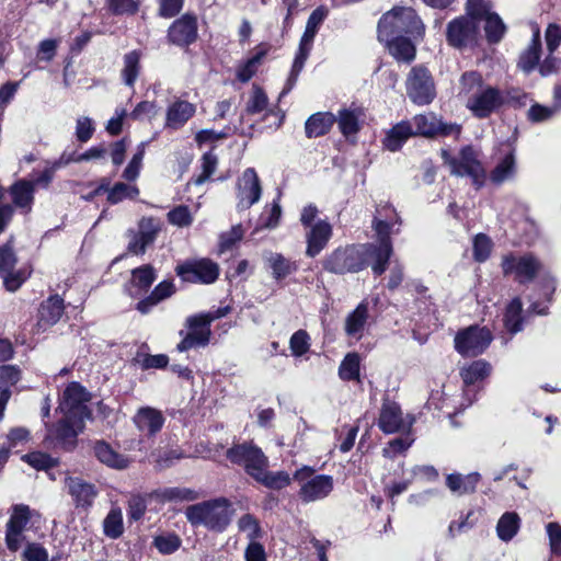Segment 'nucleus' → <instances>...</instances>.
Segmentation results:
<instances>
[{
	"mask_svg": "<svg viewBox=\"0 0 561 561\" xmlns=\"http://www.w3.org/2000/svg\"><path fill=\"white\" fill-rule=\"evenodd\" d=\"M103 533L111 539H117L124 534L123 513L119 507H112L104 518Z\"/></svg>",
	"mask_w": 561,
	"mask_h": 561,
	"instance_id": "nucleus-45",
	"label": "nucleus"
},
{
	"mask_svg": "<svg viewBox=\"0 0 561 561\" xmlns=\"http://www.w3.org/2000/svg\"><path fill=\"white\" fill-rule=\"evenodd\" d=\"M156 278L157 273L151 265L134 268L129 282L125 285V291L131 298H139L148 293Z\"/></svg>",
	"mask_w": 561,
	"mask_h": 561,
	"instance_id": "nucleus-22",
	"label": "nucleus"
},
{
	"mask_svg": "<svg viewBox=\"0 0 561 561\" xmlns=\"http://www.w3.org/2000/svg\"><path fill=\"white\" fill-rule=\"evenodd\" d=\"M256 481L268 489H284L290 484L291 477L286 471H268L267 468L262 470Z\"/></svg>",
	"mask_w": 561,
	"mask_h": 561,
	"instance_id": "nucleus-47",
	"label": "nucleus"
},
{
	"mask_svg": "<svg viewBox=\"0 0 561 561\" xmlns=\"http://www.w3.org/2000/svg\"><path fill=\"white\" fill-rule=\"evenodd\" d=\"M369 243L336 248L323 261V268L332 274L358 273L366 268L369 260Z\"/></svg>",
	"mask_w": 561,
	"mask_h": 561,
	"instance_id": "nucleus-3",
	"label": "nucleus"
},
{
	"mask_svg": "<svg viewBox=\"0 0 561 561\" xmlns=\"http://www.w3.org/2000/svg\"><path fill=\"white\" fill-rule=\"evenodd\" d=\"M34 192V184L30 181H19L10 188L14 205L24 213H28L32 208Z\"/></svg>",
	"mask_w": 561,
	"mask_h": 561,
	"instance_id": "nucleus-38",
	"label": "nucleus"
},
{
	"mask_svg": "<svg viewBox=\"0 0 561 561\" xmlns=\"http://www.w3.org/2000/svg\"><path fill=\"white\" fill-rule=\"evenodd\" d=\"M168 220L176 227H188L193 222V215L187 206L180 205L168 213Z\"/></svg>",
	"mask_w": 561,
	"mask_h": 561,
	"instance_id": "nucleus-60",
	"label": "nucleus"
},
{
	"mask_svg": "<svg viewBox=\"0 0 561 561\" xmlns=\"http://www.w3.org/2000/svg\"><path fill=\"white\" fill-rule=\"evenodd\" d=\"M482 76L476 71L465 72L460 78V92L459 94L473 96L480 89L484 88Z\"/></svg>",
	"mask_w": 561,
	"mask_h": 561,
	"instance_id": "nucleus-53",
	"label": "nucleus"
},
{
	"mask_svg": "<svg viewBox=\"0 0 561 561\" xmlns=\"http://www.w3.org/2000/svg\"><path fill=\"white\" fill-rule=\"evenodd\" d=\"M16 255L10 242L0 248V274L4 286L10 291H15L30 276L27 267L15 270Z\"/></svg>",
	"mask_w": 561,
	"mask_h": 561,
	"instance_id": "nucleus-17",
	"label": "nucleus"
},
{
	"mask_svg": "<svg viewBox=\"0 0 561 561\" xmlns=\"http://www.w3.org/2000/svg\"><path fill=\"white\" fill-rule=\"evenodd\" d=\"M466 106L478 118H485L503 107L502 90L485 85L467 100Z\"/></svg>",
	"mask_w": 561,
	"mask_h": 561,
	"instance_id": "nucleus-18",
	"label": "nucleus"
},
{
	"mask_svg": "<svg viewBox=\"0 0 561 561\" xmlns=\"http://www.w3.org/2000/svg\"><path fill=\"white\" fill-rule=\"evenodd\" d=\"M480 24L472 18L459 16L447 24V43L458 49H462L477 44L479 38Z\"/></svg>",
	"mask_w": 561,
	"mask_h": 561,
	"instance_id": "nucleus-13",
	"label": "nucleus"
},
{
	"mask_svg": "<svg viewBox=\"0 0 561 561\" xmlns=\"http://www.w3.org/2000/svg\"><path fill=\"white\" fill-rule=\"evenodd\" d=\"M83 428L84 421L62 415V417L54 424L46 423L44 443L48 447H59L65 450H71L77 445V437Z\"/></svg>",
	"mask_w": 561,
	"mask_h": 561,
	"instance_id": "nucleus-6",
	"label": "nucleus"
},
{
	"mask_svg": "<svg viewBox=\"0 0 561 561\" xmlns=\"http://www.w3.org/2000/svg\"><path fill=\"white\" fill-rule=\"evenodd\" d=\"M409 122L413 126L414 135L434 137L436 135L458 136L460 134L459 125L444 123L432 112L415 115L412 121Z\"/></svg>",
	"mask_w": 561,
	"mask_h": 561,
	"instance_id": "nucleus-19",
	"label": "nucleus"
},
{
	"mask_svg": "<svg viewBox=\"0 0 561 561\" xmlns=\"http://www.w3.org/2000/svg\"><path fill=\"white\" fill-rule=\"evenodd\" d=\"M94 455L102 463L114 469H125L129 465L127 457L117 453L111 445L103 440L95 443Z\"/></svg>",
	"mask_w": 561,
	"mask_h": 561,
	"instance_id": "nucleus-37",
	"label": "nucleus"
},
{
	"mask_svg": "<svg viewBox=\"0 0 561 561\" xmlns=\"http://www.w3.org/2000/svg\"><path fill=\"white\" fill-rule=\"evenodd\" d=\"M88 401L87 390L80 383L71 382L64 390L58 409L67 417L85 421L91 417Z\"/></svg>",
	"mask_w": 561,
	"mask_h": 561,
	"instance_id": "nucleus-14",
	"label": "nucleus"
},
{
	"mask_svg": "<svg viewBox=\"0 0 561 561\" xmlns=\"http://www.w3.org/2000/svg\"><path fill=\"white\" fill-rule=\"evenodd\" d=\"M233 515L234 508L225 497L190 505L185 510V516L192 525H203L216 533L225 531Z\"/></svg>",
	"mask_w": 561,
	"mask_h": 561,
	"instance_id": "nucleus-1",
	"label": "nucleus"
},
{
	"mask_svg": "<svg viewBox=\"0 0 561 561\" xmlns=\"http://www.w3.org/2000/svg\"><path fill=\"white\" fill-rule=\"evenodd\" d=\"M479 480L480 474L478 472H472L467 476L450 473L446 478V485L450 491H459L460 489L463 491H469L470 489H474L477 486Z\"/></svg>",
	"mask_w": 561,
	"mask_h": 561,
	"instance_id": "nucleus-50",
	"label": "nucleus"
},
{
	"mask_svg": "<svg viewBox=\"0 0 561 561\" xmlns=\"http://www.w3.org/2000/svg\"><path fill=\"white\" fill-rule=\"evenodd\" d=\"M413 423V419L408 421L403 417L400 405L389 399H383L379 417L378 427L385 434H393L409 428Z\"/></svg>",
	"mask_w": 561,
	"mask_h": 561,
	"instance_id": "nucleus-20",
	"label": "nucleus"
},
{
	"mask_svg": "<svg viewBox=\"0 0 561 561\" xmlns=\"http://www.w3.org/2000/svg\"><path fill=\"white\" fill-rule=\"evenodd\" d=\"M424 24L412 8H394L385 13L378 23L379 41H389V37L408 35L412 38H422Z\"/></svg>",
	"mask_w": 561,
	"mask_h": 561,
	"instance_id": "nucleus-2",
	"label": "nucleus"
},
{
	"mask_svg": "<svg viewBox=\"0 0 561 561\" xmlns=\"http://www.w3.org/2000/svg\"><path fill=\"white\" fill-rule=\"evenodd\" d=\"M64 313V300L59 296H51L42 302L38 309L37 325L46 330L59 321Z\"/></svg>",
	"mask_w": 561,
	"mask_h": 561,
	"instance_id": "nucleus-31",
	"label": "nucleus"
},
{
	"mask_svg": "<svg viewBox=\"0 0 561 561\" xmlns=\"http://www.w3.org/2000/svg\"><path fill=\"white\" fill-rule=\"evenodd\" d=\"M268 46L266 44L259 45L255 48L254 55L238 66L237 79L242 83L250 81L256 73L257 68L261 65L263 58L266 56Z\"/></svg>",
	"mask_w": 561,
	"mask_h": 561,
	"instance_id": "nucleus-39",
	"label": "nucleus"
},
{
	"mask_svg": "<svg viewBox=\"0 0 561 561\" xmlns=\"http://www.w3.org/2000/svg\"><path fill=\"white\" fill-rule=\"evenodd\" d=\"M226 455L232 463L242 466L247 473L255 480L264 468H268V458L260 447L252 443L233 445Z\"/></svg>",
	"mask_w": 561,
	"mask_h": 561,
	"instance_id": "nucleus-8",
	"label": "nucleus"
},
{
	"mask_svg": "<svg viewBox=\"0 0 561 561\" xmlns=\"http://www.w3.org/2000/svg\"><path fill=\"white\" fill-rule=\"evenodd\" d=\"M503 106L523 107L529 102L526 92L518 88H510L502 90Z\"/></svg>",
	"mask_w": 561,
	"mask_h": 561,
	"instance_id": "nucleus-56",
	"label": "nucleus"
},
{
	"mask_svg": "<svg viewBox=\"0 0 561 561\" xmlns=\"http://www.w3.org/2000/svg\"><path fill=\"white\" fill-rule=\"evenodd\" d=\"M368 320V305L360 302L345 319L344 330L348 337L359 341L365 332Z\"/></svg>",
	"mask_w": 561,
	"mask_h": 561,
	"instance_id": "nucleus-29",
	"label": "nucleus"
},
{
	"mask_svg": "<svg viewBox=\"0 0 561 561\" xmlns=\"http://www.w3.org/2000/svg\"><path fill=\"white\" fill-rule=\"evenodd\" d=\"M160 230V224L153 218H142L139 222L140 239H144L148 244L153 243Z\"/></svg>",
	"mask_w": 561,
	"mask_h": 561,
	"instance_id": "nucleus-61",
	"label": "nucleus"
},
{
	"mask_svg": "<svg viewBox=\"0 0 561 561\" xmlns=\"http://www.w3.org/2000/svg\"><path fill=\"white\" fill-rule=\"evenodd\" d=\"M537 277L539 278L538 286L542 291V296L547 301H550L557 288V280L554 276L550 273V271L542 266V270Z\"/></svg>",
	"mask_w": 561,
	"mask_h": 561,
	"instance_id": "nucleus-63",
	"label": "nucleus"
},
{
	"mask_svg": "<svg viewBox=\"0 0 561 561\" xmlns=\"http://www.w3.org/2000/svg\"><path fill=\"white\" fill-rule=\"evenodd\" d=\"M516 174V159L513 150L504 154L490 172V180L495 185H501L514 179Z\"/></svg>",
	"mask_w": 561,
	"mask_h": 561,
	"instance_id": "nucleus-36",
	"label": "nucleus"
},
{
	"mask_svg": "<svg viewBox=\"0 0 561 561\" xmlns=\"http://www.w3.org/2000/svg\"><path fill=\"white\" fill-rule=\"evenodd\" d=\"M310 346V335L305 330L296 331L289 339V348L291 355L295 357L306 355L309 352Z\"/></svg>",
	"mask_w": 561,
	"mask_h": 561,
	"instance_id": "nucleus-55",
	"label": "nucleus"
},
{
	"mask_svg": "<svg viewBox=\"0 0 561 561\" xmlns=\"http://www.w3.org/2000/svg\"><path fill=\"white\" fill-rule=\"evenodd\" d=\"M440 156L444 163L449 167L451 174L470 176L477 188L483 185L485 171L478 158V152L472 147H463L458 157H453L447 149H442Z\"/></svg>",
	"mask_w": 561,
	"mask_h": 561,
	"instance_id": "nucleus-5",
	"label": "nucleus"
},
{
	"mask_svg": "<svg viewBox=\"0 0 561 561\" xmlns=\"http://www.w3.org/2000/svg\"><path fill=\"white\" fill-rule=\"evenodd\" d=\"M175 272L183 282L211 284L219 276V266L209 259L188 260L179 264Z\"/></svg>",
	"mask_w": 561,
	"mask_h": 561,
	"instance_id": "nucleus-15",
	"label": "nucleus"
},
{
	"mask_svg": "<svg viewBox=\"0 0 561 561\" xmlns=\"http://www.w3.org/2000/svg\"><path fill=\"white\" fill-rule=\"evenodd\" d=\"M134 423L140 432L149 435L158 433L164 423L162 413L153 408H140L134 416Z\"/></svg>",
	"mask_w": 561,
	"mask_h": 561,
	"instance_id": "nucleus-30",
	"label": "nucleus"
},
{
	"mask_svg": "<svg viewBox=\"0 0 561 561\" xmlns=\"http://www.w3.org/2000/svg\"><path fill=\"white\" fill-rule=\"evenodd\" d=\"M382 42L386 43L389 53L396 60L409 64L415 59L416 49L410 38L393 36L389 37V41Z\"/></svg>",
	"mask_w": 561,
	"mask_h": 561,
	"instance_id": "nucleus-34",
	"label": "nucleus"
},
{
	"mask_svg": "<svg viewBox=\"0 0 561 561\" xmlns=\"http://www.w3.org/2000/svg\"><path fill=\"white\" fill-rule=\"evenodd\" d=\"M546 531L551 552L561 556V525L558 523H548L546 525Z\"/></svg>",
	"mask_w": 561,
	"mask_h": 561,
	"instance_id": "nucleus-64",
	"label": "nucleus"
},
{
	"mask_svg": "<svg viewBox=\"0 0 561 561\" xmlns=\"http://www.w3.org/2000/svg\"><path fill=\"white\" fill-rule=\"evenodd\" d=\"M107 8L115 15H133L139 9L138 0H106Z\"/></svg>",
	"mask_w": 561,
	"mask_h": 561,
	"instance_id": "nucleus-57",
	"label": "nucleus"
},
{
	"mask_svg": "<svg viewBox=\"0 0 561 561\" xmlns=\"http://www.w3.org/2000/svg\"><path fill=\"white\" fill-rule=\"evenodd\" d=\"M332 237V227L328 221L318 220L309 227L306 233V255L309 257L317 256L328 244Z\"/></svg>",
	"mask_w": 561,
	"mask_h": 561,
	"instance_id": "nucleus-24",
	"label": "nucleus"
},
{
	"mask_svg": "<svg viewBox=\"0 0 561 561\" xmlns=\"http://www.w3.org/2000/svg\"><path fill=\"white\" fill-rule=\"evenodd\" d=\"M328 9L321 5L313 10L312 13L309 15L305 32L300 38L299 47L296 53L290 73L287 78L284 89L279 94V98H283L284 95L289 93L291 89L295 87L299 73L304 69L305 62L308 59L309 54L311 51L316 34L324 19L328 16Z\"/></svg>",
	"mask_w": 561,
	"mask_h": 561,
	"instance_id": "nucleus-4",
	"label": "nucleus"
},
{
	"mask_svg": "<svg viewBox=\"0 0 561 561\" xmlns=\"http://www.w3.org/2000/svg\"><path fill=\"white\" fill-rule=\"evenodd\" d=\"M197 38V19L193 14H183L169 27L168 39L173 45L186 47Z\"/></svg>",
	"mask_w": 561,
	"mask_h": 561,
	"instance_id": "nucleus-21",
	"label": "nucleus"
},
{
	"mask_svg": "<svg viewBox=\"0 0 561 561\" xmlns=\"http://www.w3.org/2000/svg\"><path fill=\"white\" fill-rule=\"evenodd\" d=\"M138 194L139 190L135 184L118 182L108 190L107 202L115 205L125 199H135Z\"/></svg>",
	"mask_w": 561,
	"mask_h": 561,
	"instance_id": "nucleus-48",
	"label": "nucleus"
},
{
	"mask_svg": "<svg viewBox=\"0 0 561 561\" xmlns=\"http://www.w3.org/2000/svg\"><path fill=\"white\" fill-rule=\"evenodd\" d=\"M407 95L416 105H427L436 96L433 77L428 69L422 65L414 66L405 82Z\"/></svg>",
	"mask_w": 561,
	"mask_h": 561,
	"instance_id": "nucleus-10",
	"label": "nucleus"
},
{
	"mask_svg": "<svg viewBox=\"0 0 561 561\" xmlns=\"http://www.w3.org/2000/svg\"><path fill=\"white\" fill-rule=\"evenodd\" d=\"M530 26L533 32L531 41L522 51L517 64L518 68L527 75L539 66L541 54L540 27L537 23H531Z\"/></svg>",
	"mask_w": 561,
	"mask_h": 561,
	"instance_id": "nucleus-26",
	"label": "nucleus"
},
{
	"mask_svg": "<svg viewBox=\"0 0 561 561\" xmlns=\"http://www.w3.org/2000/svg\"><path fill=\"white\" fill-rule=\"evenodd\" d=\"M483 18L485 20L484 31L488 42L499 43L506 32L504 22L496 13H488Z\"/></svg>",
	"mask_w": 561,
	"mask_h": 561,
	"instance_id": "nucleus-49",
	"label": "nucleus"
},
{
	"mask_svg": "<svg viewBox=\"0 0 561 561\" xmlns=\"http://www.w3.org/2000/svg\"><path fill=\"white\" fill-rule=\"evenodd\" d=\"M37 518H39L38 512L31 510L25 504H16L12 507V513L7 525L25 531L28 523Z\"/></svg>",
	"mask_w": 561,
	"mask_h": 561,
	"instance_id": "nucleus-41",
	"label": "nucleus"
},
{
	"mask_svg": "<svg viewBox=\"0 0 561 561\" xmlns=\"http://www.w3.org/2000/svg\"><path fill=\"white\" fill-rule=\"evenodd\" d=\"M491 365L483 360L478 359L473 360L472 363L468 364L467 366H463L460 369V376L463 380V382L467 386L474 385L484 378H486L491 373Z\"/></svg>",
	"mask_w": 561,
	"mask_h": 561,
	"instance_id": "nucleus-40",
	"label": "nucleus"
},
{
	"mask_svg": "<svg viewBox=\"0 0 561 561\" xmlns=\"http://www.w3.org/2000/svg\"><path fill=\"white\" fill-rule=\"evenodd\" d=\"M175 293V285L172 280L160 282L152 291L144 299L137 302L136 309L142 313H148L154 306L170 298Z\"/></svg>",
	"mask_w": 561,
	"mask_h": 561,
	"instance_id": "nucleus-32",
	"label": "nucleus"
},
{
	"mask_svg": "<svg viewBox=\"0 0 561 561\" xmlns=\"http://www.w3.org/2000/svg\"><path fill=\"white\" fill-rule=\"evenodd\" d=\"M195 112V104L178 99L167 108L165 126L168 128L179 129L194 116Z\"/></svg>",
	"mask_w": 561,
	"mask_h": 561,
	"instance_id": "nucleus-27",
	"label": "nucleus"
},
{
	"mask_svg": "<svg viewBox=\"0 0 561 561\" xmlns=\"http://www.w3.org/2000/svg\"><path fill=\"white\" fill-rule=\"evenodd\" d=\"M393 252H389V247L382 250H376L374 247L369 250V257L374 260L371 271L376 276H380L387 270L388 262Z\"/></svg>",
	"mask_w": 561,
	"mask_h": 561,
	"instance_id": "nucleus-58",
	"label": "nucleus"
},
{
	"mask_svg": "<svg viewBox=\"0 0 561 561\" xmlns=\"http://www.w3.org/2000/svg\"><path fill=\"white\" fill-rule=\"evenodd\" d=\"M336 121L340 131L345 136H352L359 131L362 124L365 122V108L360 105L351 104L339 111Z\"/></svg>",
	"mask_w": 561,
	"mask_h": 561,
	"instance_id": "nucleus-25",
	"label": "nucleus"
},
{
	"mask_svg": "<svg viewBox=\"0 0 561 561\" xmlns=\"http://www.w3.org/2000/svg\"><path fill=\"white\" fill-rule=\"evenodd\" d=\"M282 208L278 202H273L270 208H265L260 217V227L272 229L275 228L280 219Z\"/></svg>",
	"mask_w": 561,
	"mask_h": 561,
	"instance_id": "nucleus-62",
	"label": "nucleus"
},
{
	"mask_svg": "<svg viewBox=\"0 0 561 561\" xmlns=\"http://www.w3.org/2000/svg\"><path fill=\"white\" fill-rule=\"evenodd\" d=\"M293 479L301 485L300 491H331L333 489L331 476L317 474L316 470L309 466L296 470Z\"/></svg>",
	"mask_w": 561,
	"mask_h": 561,
	"instance_id": "nucleus-23",
	"label": "nucleus"
},
{
	"mask_svg": "<svg viewBox=\"0 0 561 561\" xmlns=\"http://www.w3.org/2000/svg\"><path fill=\"white\" fill-rule=\"evenodd\" d=\"M238 528L247 535L249 542H256L263 537L259 520L251 514H245L238 520Z\"/></svg>",
	"mask_w": 561,
	"mask_h": 561,
	"instance_id": "nucleus-52",
	"label": "nucleus"
},
{
	"mask_svg": "<svg viewBox=\"0 0 561 561\" xmlns=\"http://www.w3.org/2000/svg\"><path fill=\"white\" fill-rule=\"evenodd\" d=\"M522 310V301L519 298H514L506 308L504 324L512 334L523 330Z\"/></svg>",
	"mask_w": 561,
	"mask_h": 561,
	"instance_id": "nucleus-46",
	"label": "nucleus"
},
{
	"mask_svg": "<svg viewBox=\"0 0 561 561\" xmlns=\"http://www.w3.org/2000/svg\"><path fill=\"white\" fill-rule=\"evenodd\" d=\"M401 219L396 209L390 205L379 206L376 209V216L373 219V229L376 233L377 243H369L376 250H385L389 247V252H393L391 233L399 232Z\"/></svg>",
	"mask_w": 561,
	"mask_h": 561,
	"instance_id": "nucleus-11",
	"label": "nucleus"
},
{
	"mask_svg": "<svg viewBox=\"0 0 561 561\" xmlns=\"http://www.w3.org/2000/svg\"><path fill=\"white\" fill-rule=\"evenodd\" d=\"M140 57L138 50H131L124 56L122 79L127 87L133 88L140 72Z\"/></svg>",
	"mask_w": 561,
	"mask_h": 561,
	"instance_id": "nucleus-42",
	"label": "nucleus"
},
{
	"mask_svg": "<svg viewBox=\"0 0 561 561\" xmlns=\"http://www.w3.org/2000/svg\"><path fill=\"white\" fill-rule=\"evenodd\" d=\"M493 335L485 327L470 325L457 332L454 339L455 350L463 357L482 354L491 344Z\"/></svg>",
	"mask_w": 561,
	"mask_h": 561,
	"instance_id": "nucleus-9",
	"label": "nucleus"
},
{
	"mask_svg": "<svg viewBox=\"0 0 561 561\" xmlns=\"http://www.w3.org/2000/svg\"><path fill=\"white\" fill-rule=\"evenodd\" d=\"M263 261L267 270L271 271L275 280H282L298 270L296 262L285 257L282 253L265 251Z\"/></svg>",
	"mask_w": 561,
	"mask_h": 561,
	"instance_id": "nucleus-28",
	"label": "nucleus"
},
{
	"mask_svg": "<svg viewBox=\"0 0 561 561\" xmlns=\"http://www.w3.org/2000/svg\"><path fill=\"white\" fill-rule=\"evenodd\" d=\"M543 264L533 253H510L503 256L501 267L505 276H513L519 284L531 283L541 272Z\"/></svg>",
	"mask_w": 561,
	"mask_h": 561,
	"instance_id": "nucleus-7",
	"label": "nucleus"
},
{
	"mask_svg": "<svg viewBox=\"0 0 561 561\" xmlns=\"http://www.w3.org/2000/svg\"><path fill=\"white\" fill-rule=\"evenodd\" d=\"M262 195V186L257 173L248 168L238 178L236 185L237 209L243 211L256 204Z\"/></svg>",
	"mask_w": 561,
	"mask_h": 561,
	"instance_id": "nucleus-16",
	"label": "nucleus"
},
{
	"mask_svg": "<svg viewBox=\"0 0 561 561\" xmlns=\"http://www.w3.org/2000/svg\"><path fill=\"white\" fill-rule=\"evenodd\" d=\"M492 241L483 233H479L473 239V257L478 262H484L491 253Z\"/></svg>",
	"mask_w": 561,
	"mask_h": 561,
	"instance_id": "nucleus-59",
	"label": "nucleus"
},
{
	"mask_svg": "<svg viewBox=\"0 0 561 561\" xmlns=\"http://www.w3.org/2000/svg\"><path fill=\"white\" fill-rule=\"evenodd\" d=\"M245 113L251 115L272 113L266 93L261 87L256 84H253L252 87L251 94L247 101Z\"/></svg>",
	"mask_w": 561,
	"mask_h": 561,
	"instance_id": "nucleus-44",
	"label": "nucleus"
},
{
	"mask_svg": "<svg viewBox=\"0 0 561 561\" xmlns=\"http://www.w3.org/2000/svg\"><path fill=\"white\" fill-rule=\"evenodd\" d=\"M520 526V518L514 512L504 513L497 522L496 533L501 540L510 541L517 534Z\"/></svg>",
	"mask_w": 561,
	"mask_h": 561,
	"instance_id": "nucleus-43",
	"label": "nucleus"
},
{
	"mask_svg": "<svg viewBox=\"0 0 561 561\" xmlns=\"http://www.w3.org/2000/svg\"><path fill=\"white\" fill-rule=\"evenodd\" d=\"M185 330L180 331L181 342L176 345L179 352H186L191 348L204 347L210 341V322L205 314L196 313L185 320Z\"/></svg>",
	"mask_w": 561,
	"mask_h": 561,
	"instance_id": "nucleus-12",
	"label": "nucleus"
},
{
	"mask_svg": "<svg viewBox=\"0 0 561 561\" xmlns=\"http://www.w3.org/2000/svg\"><path fill=\"white\" fill-rule=\"evenodd\" d=\"M336 117L330 112H318L312 114L305 124V131L308 138H317L329 133Z\"/></svg>",
	"mask_w": 561,
	"mask_h": 561,
	"instance_id": "nucleus-35",
	"label": "nucleus"
},
{
	"mask_svg": "<svg viewBox=\"0 0 561 561\" xmlns=\"http://www.w3.org/2000/svg\"><path fill=\"white\" fill-rule=\"evenodd\" d=\"M24 462L36 470L47 471L57 465V459L43 451H32L21 458Z\"/></svg>",
	"mask_w": 561,
	"mask_h": 561,
	"instance_id": "nucleus-54",
	"label": "nucleus"
},
{
	"mask_svg": "<svg viewBox=\"0 0 561 561\" xmlns=\"http://www.w3.org/2000/svg\"><path fill=\"white\" fill-rule=\"evenodd\" d=\"M414 136L413 126L409 121H402L392 126L386 134L382 141L383 147L389 151H398L401 149L403 144L411 137Z\"/></svg>",
	"mask_w": 561,
	"mask_h": 561,
	"instance_id": "nucleus-33",
	"label": "nucleus"
},
{
	"mask_svg": "<svg viewBox=\"0 0 561 561\" xmlns=\"http://www.w3.org/2000/svg\"><path fill=\"white\" fill-rule=\"evenodd\" d=\"M339 376L342 380L351 381L359 378V356L357 353H348L339 367Z\"/></svg>",
	"mask_w": 561,
	"mask_h": 561,
	"instance_id": "nucleus-51",
	"label": "nucleus"
}]
</instances>
